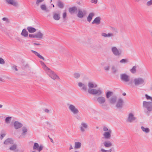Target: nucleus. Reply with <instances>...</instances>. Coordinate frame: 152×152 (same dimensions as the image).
<instances>
[{
  "mask_svg": "<svg viewBox=\"0 0 152 152\" xmlns=\"http://www.w3.org/2000/svg\"><path fill=\"white\" fill-rule=\"evenodd\" d=\"M145 97L146 99L148 100H151L152 102V97H151L147 94L145 95Z\"/></svg>",
  "mask_w": 152,
  "mask_h": 152,
  "instance_id": "a18cd8bd",
  "label": "nucleus"
},
{
  "mask_svg": "<svg viewBox=\"0 0 152 152\" xmlns=\"http://www.w3.org/2000/svg\"><path fill=\"white\" fill-rule=\"evenodd\" d=\"M44 111L45 112H46V113H49V112H50L49 110L48 109H45Z\"/></svg>",
  "mask_w": 152,
  "mask_h": 152,
  "instance_id": "052dcab7",
  "label": "nucleus"
},
{
  "mask_svg": "<svg viewBox=\"0 0 152 152\" xmlns=\"http://www.w3.org/2000/svg\"><path fill=\"white\" fill-rule=\"evenodd\" d=\"M67 105L69 110L73 114H77L79 113V111L78 109L74 105L68 104Z\"/></svg>",
  "mask_w": 152,
  "mask_h": 152,
  "instance_id": "423d86ee",
  "label": "nucleus"
},
{
  "mask_svg": "<svg viewBox=\"0 0 152 152\" xmlns=\"http://www.w3.org/2000/svg\"><path fill=\"white\" fill-rule=\"evenodd\" d=\"M27 30L29 33H34L36 31V29L34 28L28 26L27 28Z\"/></svg>",
  "mask_w": 152,
  "mask_h": 152,
  "instance_id": "cd10ccee",
  "label": "nucleus"
},
{
  "mask_svg": "<svg viewBox=\"0 0 152 152\" xmlns=\"http://www.w3.org/2000/svg\"><path fill=\"white\" fill-rule=\"evenodd\" d=\"M121 80L123 82L127 83L129 81V76L125 74H122L120 75Z\"/></svg>",
  "mask_w": 152,
  "mask_h": 152,
  "instance_id": "6e6552de",
  "label": "nucleus"
},
{
  "mask_svg": "<svg viewBox=\"0 0 152 152\" xmlns=\"http://www.w3.org/2000/svg\"><path fill=\"white\" fill-rule=\"evenodd\" d=\"M113 93L112 91H108L106 94V96L107 99H109L110 97L113 94Z\"/></svg>",
  "mask_w": 152,
  "mask_h": 152,
  "instance_id": "4c0bfd02",
  "label": "nucleus"
},
{
  "mask_svg": "<svg viewBox=\"0 0 152 152\" xmlns=\"http://www.w3.org/2000/svg\"><path fill=\"white\" fill-rule=\"evenodd\" d=\"M31 52L33 53L36 56H37L39 58L42 59L44 61L45 60V58L37 52L33 50H31Z\"/></svg>",
  "mask_w": 152,
  "mask_h": 152,
  "instance_id": "bb28decb",
  "label": "nucleus"
},
{
  "mask_svg": "<svg viewBox=\"0 0 152 152\" xmlns=\"http://www.w3.org/2000/svg\"><path fill=\"white\" fill-rule=\"evenodd\" d=\"M136 66H134L130 70V72L132 73H134L136 71Z\"/></svg>",
  "mask_w": 152,
  "mask_h": 152,
  "instance_id": "ea45409f",
  "label": "nucleus"
},
{
  "mask_svg": "<svg viewBox=\"0 0 152 152\" xmlns=\"http://www.w3.org/2000/svg\"><path fill=\"white\" fill-rule=\"evenodd\" d=\"M98 1L97 0H91V2L92 3H94L96 4L97 3Z\"/></svg>",
  "mask_w": 152,
  "mask_h": 152,
  "instance_id": "603ef678",
  "label": "nucleus"
},
{
  "mask_svg": "<svg viewBox=\"0 0 152 152\" xmlns=\"http://www.w3.org/2000/svg\"><path fill=\"white\" fill-rule=\"evenodd\" d=\"M6 135L5 134H1V139L2 140L3 138Z\"/></svg>",
  "mask_w": 152,
  "mask_h": 152,
  "instance_id": "4d7b16f0",
  "label": "nucleus"
},
{
  "mask_svg": "<svg viewBox=\"0 0 152 152\" xmlns=\"http://www.w3.org/2000/svg\"><path fill=\"white\" fill-rule=\"evenodd\" d=\"M17 66H16L15 65H14L13 66H12V68L13 69L15 70L16 71H18V69L17 68Z\"/></svg>",
  "mask_w": 152,
  "mask_h": 152,
  "instance_id": "3c124183",
  "label": "nucleus"
},
{
  "mask_svg": "<svg viewBox=\"0 0 152 152\" xmlns=\"http://www.w3.org/2000/svg\"><path fill=\"white\" fill-rule=\"evenodd\" d=\"M103 130L104 132H108L109 131H112L110 129H108V128L105 126H104L103 127Z\"/></svg>",
  "mask_w": 152,
  "mask_h": 152,
  "instance_id": "c03bdc74",
  "label": "nucleus"
},
{
  "mask_svg": "<svg viewBox=\"0 0 152 152\" xmlns=\"http://www.w3.org/2000/svg\"><path fill=\"white\" fill-rule=\"evenodd\" d=\"M6 2L9 4L12 5L16 7L18 6V3L14 1L13 0H5Z\"/></svg>",
  "mask_w": 152,
  "mask_h": 152,
  "instance_id": "5701e85b",
  "label": "nucleus"
},
{
  "mask_svg": "<svg viewBox=\"0 0 152 152\" xmlns=\"http://www.w3.org/2000/svg\"><path fill=\"white\" fill-rule=\"evenodd\" d=\"M112 132V131L104 132L103 134V136L104 138L106 139H110L111 137V134Z\"/></svg>",
  "mask_w": 152,
  "mask_h": 152,
  "instance_id": "ddd939ff",
  "label": "nucleus"
},
{
  "mask_svg": "<svg viewBox=\"0 0 152 152\" xmlns=\"http://www.w3.org/2000/svg\"><path fill=\"white\" fill-rule=\"evenodd\" d=\"M96 101L102 108L105 109L107 108V105L106 103V99L104 97L99 96L97 97Z\"/></svg>",
  "mask_w": 152,
  "mask_h": 152,
  "instance_id": "f03ea898",
  "label": "nucleus"
},
{
  "mask_svg": "<svg viewBox=\"0 0 152 152\" xmlns=\"http://www.w3.org/2000/svg\"><path fill=\"white\" fill-rule=\"evenodd\" d=\"M57 5L58 7L60 8H62L64 7V5L63 2L60 0L58 1Z\"/></svg>",
  "mask_w": 152,
  "mask_h": 152,
  "instance_id": "72a5a7b5",
  "label": "nucleus"
},
{
  "mask_svg": "<svg viewBox=\"0 0 152 152\" xmlns=\"http://www.w3.org/2000/svg\"><path fill=\"white\" fill-rule=\"evenodd\" d=\"M41 64L42 66L43 69L46 71L47 72L48 70H49L50 69L47 67L45 63L42 61H40Z\"/></svg>",
  "mask_w": 152,
  "mask_h": 152,
  "instance_id": "c756f323",
  "label": "nucleus"
},
{
  "mask_svg": "<svg viewBox=\"0 0 152 152\" xmlns=\"http://www.w3.org/2000/svg\"><path fill=\"white\" fill-rule=\"evenodd\" d=\"M21 34L24 37H26L28 35V33L26 29H24L22 30Z\"/></svg>",
  "mask_w": 152,
  "mask_h": 152,
  "instance_id": "c85d7f7f",
  "label": "nucleus"
},
{
  "mask_svg": "<svg viewBox=\"0 0 152 152\" xmlns=\"http://www.w3.org/2000/svg\"><path fill=\"white\" fill-rule=\"evenodd\" d=\"M12 119V117L10 116H8L5 119V122L7 124L10 123Z\"/></svg>",
  "mask_w": 152,
  "mask_h": 152,
  "instance_id": "c9c22d12",
  "label": "nucleus"
},
{
  "mask_svg": "<svg viewBox=\"0 0 152 152\" xmlns=\"http://www.w3.org/2000/svg\"><path fill=\"white\" fill-rule=\"evenodd\" d=\"M112 29H113V30H114V31L115 32H118V31H117V29L116 28H112Z\"/></svg>",
  "mask_w": 152,
  "mask_h": 152,
  "instance_id": "0e129e2a",
  "label": "nucleus"
},
{
  "mask_svg": "<svg viewBox=\"0 0 152 152\" xmlns=\"http://www.w3.org/2000/svg\"><path fill=\"white\" fill-rule=\"evenodd\" d=\"M111 69L112 70V72L113 73H115L117 72V69H116L115 66L113 65L112 66L111 68Z\"/></svg>",
  "mask_w": 152,
  "mask_h": 152,
  "instance_id": "79ce46f5",
  "label": "nucleus"
},
{
  "mask_svg": "<svg viewBox=\"0 0 152 152\" xmlns=\"http://www.w3.org/2000/svg\"><path fill=\"white\" fill-rule=\"evenodd\" d=\"M39 146V145L37 143H34L33 147V149L34 150H37Z\"/></svg>",
  "mask_w": 152,
  "mask_h": 152,
  "instance_id": "58836bf2",
  "label": "nucleus"
},
{
  "mask_svg": "<svg viewBox=\"0 0 152 152\" xmlns=\"http://www.w3.org/2000/svg\"><path fill=\"white\" fill-rule=\"evenodd\" d=\"M77 4H79V5H81L82 4H81V3L80 2V1H78L77 2Z\"/></svg>",
  "mask_w": 152,
  "mask_h": 152,
  "instance_id": "774afa93",
  "label": "nucleus"
},
{
  "mask_svg": "<svg viewBox=\"0 0 152 152\" xmlns=\"http://www.w3.org/2000/svg\"><path fill=\"white\" fill-rule=\"evenodd\" d=\"M17 147L16 145L14 144L11 146L10 148L9 149L11 151H15Z\"/></svg>",
  "mask_w": 152,
  "mask_h": 152,
  "instance_id": "e433bc0d",
  "label": "nucleus"
},
{
  "mask_svg": "<svg viewBox=\"0 0 152 152\" xmlns=\"http://www.w3.org/2000/svg\"><path fill=\"white\" fill-rule=\"evenodd\" d=\"M101 18L99 17L96 18L92 22V24H95L96 25H98L100 24L101 21Z\"/></svg>",
  "mask_w": 152,
  "mask_h": 152,
  "instance_id": "4468645a",
  "label": "nucleus"
},
{
  "mask_svg": "<svg viewBox=\"0 0 152 152\" xmlns=\"http://www.w3.org/2000/svg\"><path fill=\"white\" fill-rule=\"evenodd\" d=\"M34 45H40V44L39 43H34Z\"/></svg>",
  "mask_w": 152,
  "mask_h": 152,
  "instance_id": "69168bd1",
  "label": "nucleus"
},
{
  "mask_svg": "<svg viewBox=\"0 0 152 152\" xmlns=\"http://www.w3.org/2000/svg\"><path fill=\"white\" fill-rule=\"evenodd\" d=\"M104 146L106 148H109L112 146L111 142L109 140H106L103 142Z\"/></svg>",
  "mask_w": 152,
  "mask_h": 152,
  "instance_id": "aec40b11",
  "label": "nucleus"
},
{
  "mask_svg": "<svg viewBox=\"0 0 152 152\" xmlns=\"http://www.w3.org/2000/svg\"><path fill=\"white\" fill-rule=\"evenodd\" d=\"M133 83L136 86L144 85L145 84V81L144 79L139 77L134 78Z\"/></svg>",
  "mask_w": 152,
  "mask_h": 152,
  "instance_id": "7ed1b4c3",
  "label": "nucleus"
},
{
  "mask_svg": "<svg viewBox=\"0 0 152 152\" xmlns=\"http://www.w3.org/2000/svg\"><path fill=\"white\" fill-rule=\"evenodd\" d=\"M141 129L143 132H145L146 133H148L149 132V129L148 128H145L143 126H142L141 127Z\"/></svg>",
  "mask_w": 152,
  "mask_h": 152,
  "instance_id": "f704fd0d",
  "label": "nucleus"
},
{
  "mask_svg": "<svg viewBox=\"0 0 152 152\" xmlns=\"http://www.w3.org/2000/svg\"><path fill=\"white\" fill-rule=\"evenodd\" d=\"M117 97L115 96H112L109 100V103L111 104H115L117 100Z\"/></svg>",
  "mask_w": 152,
  "mask_h": 152,
  "instance_id": "dca6fc26",
  "label": "nucleus"
},
{
  "mask_svg": "<svg viewBox=\"0 0 152 152\" xmlns=\"http://www.w3.org/2000/svg\"><path fill=\"white\" fill-rule=\"evenodd\" d=\"M15 39L17 40L18 42H21L22 40L20 39V38L18 37H16L15 38Z\"/></svg>",
  "mask_w": 152,
  "mask_h": 152,
  "instance_id": "864d4df0",
  "label": "nucleus"
},
{
  "mask_svg": "<svg viewBox=\"0 0 152 152\" xmlns=\"http://www.w3.org/2000/svg\"><path fill=\"white\" fill-rule=\"evenodd\" d=\"M5 64L4 60L2 58H0V64Z\"/></svg>",
  "mask_w": 152,
  "mask_h": 152,
  "instance_id": "09e8293b",
  "label": "nucleus"
},
{
  "mask_svg": "<svg viewBox=\"0 0 152 152\" xmlns=\"http://www.w3.org/2000/svg\"><path fill=\"white\" fill-rule=\"evenodd\" d=\"M69 145V150H70L71 149H73V147L72 146V145L71 144H70Z\"/></svg>",
  "mask_w": 152,
  "mask_h": 152,
  "instance_id": "e2e57ef3",
  "label": "nucleus"
},
{
  "mask_svg": "<svg viewBox=\"0 0 152 152\" xmlns=\"http://www.w3.org/2000/svg\"><path fill=\"white\" fill-rule=\"evenodd\" d=\"M88 127V125L87 123L84 122H82L81 125L80 127V128L81 131L82 132H84L86 131Z\"/></svg>",
  "mask_w": 152,
  "mask_h": 152,
  "instance_id": "1a4fd4ad",
  "label": "nucleus"
},
{
  "mask_svg": "<svg viewBox=\"0 0 152 152\" xmlns=\"http://www.w3.org/2000/svg\"><path fill=\"white\" fill-rule=\"evenodd\" d=\"M114 150V149L113 148H111V149H110L108 150H107V152H111L113 150Z\"/></svg>",
  "mask_w": 152,
  "mask_h": 152,
  "instance_id": "bf43d9fd",
  "label": "nucleus"
},
{
  "mask_svg": "<svg viewBox=\"0 0 152 152\" xmlns=\"http://www.w3.org/2000/svg\"><path fill=\"white\" fill-rule=\"evenodd\" d=\"M73 76L74 78L76 79H78L80 77L81 74L80 73L76 72L74 73Z\"/></svg>",
  "mask_w": 152,
  "mask_h": 152,
  "instance_id": "473e14b6",
  "label": "nucleus"
},
{
  "mask_svg": "<svg viewBox=\"0 0 152 152\" xmlns=\"http://www.w3.org/2000/svg\"><path fill=\"white\" fill-rule=\"evenodd\" d=\"M88 91L89 94L98 96H100L102 94V91L100 88H99L98 89H93L97 86V84L95 83L92 82H89L88 83Z\"/></svg>",
  "mask_w": 152,
  "mask_h": 152,
  "instance_id": "f257e3e1",
  "label": "nucleus"
},
{
  "mask_svg": "<svg viewBox=\"0 0 152 152\" xmlns=\"http://www.w3.org/2000/svg\"><path fill=\"white\" fill-rule=\"evenodd\" d=\"M29 37L30 38H36L35 34H29Z\"/></svg>",
  "mask_w": 152,
  "mask_h": 152,
  "instance_id": "8fccbe9b",
  "label": "nucleus"
},
{
  "mask_svg": "<svg viewBox=\"0 0 152 152\" xmlns=\"http://www.w3.org/2000/svg\"><path fill=\"white\" fill-rule=\"evenodd\" d=\"M78 86L79 87H82L81 89L85 91H86L87 90V85L81 82H79L78 84Z\"/></svg>",
  "mask_w": 152,
  "mask_h": 152,
  "instance_id": "a211bd4d",
  "label": "nucleus"
},
{
  "mask_svg": "<svg viewBox=\"0 0 152 152\" xmlns=\"http://www.w3.org/2000/svg\"><path fill=\"white\" fill-rule=\"evenodd\" d=\"M14 143L13 140L12 138H8L4 142V143L6 145L13 144Z\"/></svg>",
  "mask_w": 152,
  "mask_h": 152,
  "instance_id": "6ab92c4d",
  "label": "nucleus"
},
{
  "mask_svg": "<svg viewBox=\"0 0 152 152\" xmlns=\"http://www.w3.org/2000/svg\"><path fill=\"white\" fill-rule=\"evenodd\" d=\"M124 103V100L121 98L119 99L116 104V107L118 108H122Z\"/></svg>",
  "mask_w": 152,
  "mask_h": 152,
  "instance_id": "f8f14e48",
  "label": "nucleus"
},
{
  "mask_svg": "<svg viewBox=\"0 0 152 152\" xmlns=\"http://www.w3.org/2000/svg\"><path fill=\"white\" fill-rule=\"evenodd\" d=\"M94 15L95 13L94 12H92L89 13L87 17V21L89 22H90Z\"/></svg>",
  "mask_w": 152,
  "mask_h": 152,
  "instance_id": "412c9836",
  "label": "nucleus"
},
{
  "mask_svg": "<svg viewBox=\"0 0 152 152\" xmlns=\"http://www.w3.org/2000/svg\"><path fill=\"white\" fill-rule=\"evenodd\" d=\"M128 62V60L126 59H123L121 60L120 62L122 64H125L127 63Z\"/></svg>",
  "mask_w": 152,
  "mask_h": 152,
  "instance_id": "a19ab883",
  "label": "nucleus"
},
{
  "mask_svg": "<svg viewBox=\"0 0 152 152\" xmlns=\"http://www.w3.org/2000/svg\"><path fill=\"white\" fill-rule=\"evenodd\" d=\"M110 67L109 66H105L104 67V69L106 71H108Z\"/></svg>",
  "mask_w": 152,
  "mask_h": 152,
  "instance_id": "6e6d98bb",
  "label": "nucleus"
},
{
  "mask_svg": "<svg viewBox=\"0 0 152 152\" xmlns=\"http://www.w3.org/2000/svg\"><path fill=\"white\" fill-rule=\"evenodd\" d=\"M77 11V8L76 7H74L69 8V11L71 14L76 13Z\"/></svg>",
  "mask_w": 152,
  "mask_h": 152,
  "instance_id": "4be33fe9",
  "label": "nucleus"
},
{
  "mask_svg": "<svg viewBox=\"0 0 152 152\" xmlns=\"http://www.w3.org/2000/svg\"><path fill=\"white\" fill-rule=\"evenodd\" d=\"M111 51L114 56L118 57H119L122 53V51L120 49H118L115 46L111 47Z\"/></svg>",
  "mask_w": 152,
  "mask_h": 152,
  "instance_id": "20e7f679",
  "label": "nucleus"
},
{
  "mask_svg": "<svg viewBox=\"0 0 152 152\" xmlns=\"http://www.w3.org/2000/svg\"><path fill=\"white\" fill-rule=\"evenodd\" d=\"M14 125L15 129H18L23 126L22 124L18 121H15L14 123Z\"/></svg>",
  "mask_w": 152,
  "mask_h": 152,
  "instance_id": "2eb2a0df",
  "label": "nucleus"
},
{
  "mask_svg": "<svg viewBox=\"0 0 152 152\" xmlns=\"http://www.w3.org/2000/svg\"><path fill=\"white\" fill-rule=\"evenodd\" d=\"M143 107L146 108L148 111H152V102L143 101Z\"/></svg>",
  "mask_w": 152,
  "mask_h": 152,
  "instance_id": "39448f33",
  "label": "nucleus"
},
{
  "mask_svg": "<svg viewBox=\"0 0 152 152\" xmlns=\"http://www.w3.org/2000/svg\"><path fill=\"white\" fill-rule=\"evenodd\" d=\"M66 16V12H64L63 14V18H65Z\"/></svg>",
  "mask_w": 152,
  "mask_h": 152,
  "instance_id": "13d9d810",
  "label": "nucleus"
},
{
  "mask_svg": "<svg viewBox=\"0 0 152 152\" xmlns=\"http://www.w3.org/2000/svg\"><path fill=\"white\" fill-rule=\"evenodd\" d=\"M87 12L85 10H78L77 16L80 18H82L86 14Z\"/></svg>",
  "mask_w": 152,
  "mask_h": 152,
  "instance_id": "9b49d317",
  "label": "nucleus"
},
{
  "mask_svg": "<svg viewBox=\"0 0 152 152\" xmlns=\"http://www.w3.org/2000/svg\"><path fill=\"white\" fill-rule=\"evenodd\" d=\"M22 133L21 134V135L23 136H25L27 133V132L28 131V129L25 126H23L22 128Z\"/></svg>",
  "mask_w": 152,
  "mask_h": 152,
  "instance_id": "a878e982",
  "label": "nucleus"
},
{
  "mask_svg": "<svg viewBox=\"0 0 152 152\" xmlns=\"http://www.w3.org/2000/svg\"><path fill=\"white\" fill-rule=\"evenodd\" d=\"M36 38L39 39H42L43 38V34L39 31L37 34H35Z\"/></svg>",
  "mask_w": 152,
  "mask_h": 152,
  "instance_id": "2f4dec72",
  "label": "nucleus"
},
{
  "mask_svg": "<svg viewBox=\"0 0 152 152\" xmlns=\"http://www.w3.org/2000/svg\"><path fill=\"white\" fill-rule=\"evenodd\" d=\"M82 144L80 142H76L75 143L74 148L75 149H79L81 146Z\"/></svg>",
  "mask_w": 152,
  "mask_h": 152,
  "instance_id": "7c9ffc66",
  "label": "nucleus"
},
{
  "mask_svg": "<svg viewBox=\"0 0 152 152\" xmlns=\"http://www.w3.org/2000/svg\"><path fill=\"white\" fill-rule=\"evenodd\" d=\"M53 18L56 20H58L60 18V15L59 14L54 13L53 14Z\"/></svg>",
  "mask_w": 152,
  "mask_h": 152,
  "instance_id": "b1692460",
  "label": "nucleus"
},
{
  "mask_svg": "<svg viewBox=\"0 0 152 152\" xmlns=\"http://www.w3.org/2000/svg\"><path fill=\"white\" fill-rule=\"evenodd\" d=\"M47 72L48 74L52 79L54 80L59 79V77L51 69H50Z\"/></svg>",
  "mask_w": 152,
  "mask_h": 152,
  "instance_id": "0eeeda50",
  "label": "nucleus"
},
{
  "mask_svg": "<svg viewBox=\"0 0 152 152\" xmlns=\"http://www.w3.org/2000/svg\"><path fill=\"white\" fill-rule=\"evenodd\" d=\"M146 5L148 6H150L152 5V0H150L148 1L146 3Z\"/></svg>",
  "mask_w": 152,
  "mask_h": 152,
  "instance_id": "37998d69",
  "label": "nucleus"
},
{
  "mask_svg": "<svg viewBox=\"0 0 152 152\" xmlns=\"http://www.w3.org/2000/svg\"><path fill=\"white\" fill-rule=\"evenodd\" d=\"M44 0H37L36 2V4L37 6H38L40 4V3L43 1Z\"/></svg>",
  "mask_w": 152,
  "mask_h": 152,
  "instance_id": "49530a36",
  "label": "nucleus"
},
{
  "mask_svg": "<svg viewBox=\"0 0 152 152\" xmlns=\"http://www.w3.org/2000/svg\"><path fill=\"white\" fill-rule=\"evenodd\" d=\"M49 139H50V141H51V142L53 143H54V142L53 140V139L51 138H50V137H49Z\"/></svg>",
  "mask_w": 152,
  "mask_h": 152,
  "instance_id": "338daca9",
  "label": "nucleus"
},
{
  "mask_svg": "<svg viewBox=\"0 0 152 152\" xmlns=\"http://www.w3.org/2000/svg\"><path fill=\"white\" fill-rule=\"evenodd\" d=\"M43 148V147L42 145H40V146H39V147L38 149V151L40 152V151H41L42 150Z\"/></svg>",
  "mask_w": 152,
  "mask_h": 152,
  "instance_id": "de8ad7c7",
  "label": "nucleus"
},
{
  "mask_svg": "<svg viewBox=\"0 0 152 152\" xmlns=\"http://www.w3.org/2000/svg\"><path fill=\"white\" fill-rule=\"evenodd\" d=\"M2 20L4 21H6L7 23H9V20L6 18H2Z\"/></svg>",
  "mask_w": 152,
  "mask_h": 152,
  "instance_id": "5fc2aeb1",
  "label": "nucleus"
},
{
  "mask_svg": "<svg viewBox=\"0 0 152 152\" xmlns=\"http://www.w3.org/2000/svg\"><path fill=\"white\" fill-rule=\"evenodd\" d=\"M40 7L42 10L45 11L46 12H49V10L47 8L45 4H42L41 5Z\"/></svg>",
  "mask_w": 152,
  "mask_h": 152,
  "instance_id": "393cba45",
  "label": "nucleus"
},
{
  "mask_svg": "<svg viewBox=\"0 0 152 152\" xmlns=\"http://www.w3.org/2000/svg\"><path fill=\"white\" fill-rule=\"evenodd\" d=\"M101 151L102 152H107V150H106L104 149H103V148H102V149H101Z\"/></svg>",
  "mask_w": 152,
  "mask_h": 152,
  "instance_id": "680f3d73",
  "label": "nucleus"
},
{
  "mask_svg": "<svg viewBox=\"0 0 152 152\" xmlns=\"http://www.w3.org/2000/svg\"><path fill=\"white\" fill-rule=\"evenodd\" d=\"M101 36L105 38H112L114 37V34L111 33H108V34H106L104 32H102L101 33Z\"/></svg>",
  "mask_w": 152,
  "mask_h": 152,
  "instance_id": "f3484780",
  "label": "nucleus"
},
{
  "mask_svg": "<svg viewBox=\"0 0 152 152\" xmlns=\"http://www.w3.org/2000/svg\"><path fill=\"white\" fill-rule=\"evenodd\" d=\"M137 119V118L134 116V114L132 113H129L128 115L127 119V121L129 123H132L135 121Z\"/></svg>",
  "mask_w": 152,
  "mask_h": 152,
  "instance_id": "9d476101",
  "label": "nucleus"
}]
</instances>
